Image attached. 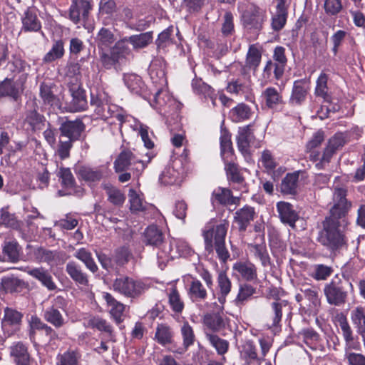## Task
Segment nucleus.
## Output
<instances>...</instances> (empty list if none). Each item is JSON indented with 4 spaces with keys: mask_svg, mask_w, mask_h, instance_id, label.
<instances>
[{
    "mask_svg": "<svg viewBox=\"0 0 365 365\" xmlns=\"http://www.w3.org/2000/svg\"><path fill=\"white\" fill-rule=\"evenodd\" d=\"M91 103L96 106L95 112L100 118L104 120L116 118L120 125L128 122L130 128L140 134L144 146L148 149L153 148L154 143L149 137L147 125H143L136 118L126 115L125 111L118 106L109 103L101 94H98L96 97L91 94Z\"/></svg>",
    "mask_w": 365,
    "mask_h": 365,
    "instance_id": "obj_1",
    "label": "nucleus"
},
{
    "mask_svg": "<svg viewBox=\"0 0 365 365\" xmlns=\"http://www.w3.org/2000/svg\"><path fill=\"white\" fill-rule=\"evenodd\" d=\"M229 223L226 221L217 225L215 228L210 223L203 230L205 250L209 252L215 249L219 259L225 262L230 257L228 250L225 247V239L227 234Z\"/></svg>",
    "mask_w": 365,
    "mask_h": 365,
    "instance_id": "obj_2",
    "label": "nucleus"
},
{
    "mask_svg": "<svg viewBox=\"0 0 365 365\" xmlns=\"http://www.w3.org/2000/svg\"><path fill=\"white\" fill-rule=\"evenodd\" d=\"M346 225V218L327 217L323 222L324 229L319 232V242L333 250L341 247L345 243V239L339 227Z\"/></svg>",
    "mask_w": 365,
    "mask_h": 365,
    "instance_id": "obj_3",
    "label": "nucleus"
},
{
    "mask_svg": "<svg viewBox=\"0 0 365 365\" xmlns=\"http://www.w3.org/2000/svg\"><path fill=\"white\" fill-rule=\"evenodd\" d=\"M194 253L189 244L183 239L171 238L163 243L160 251L157 252L158 266L163 269L170 260L180 257H188Z\"/></svg>",
    "mask_w": 365,
    "mask_h": 365,
    "instance_id": "obj_4",
    "label": "nucleus"
},
{
    "mask_svg": "<svg viewBox=\"0 0 365 365\" xmlns=\"http://www.w3.org/2000/svg\"><path fill=\"white\" fill-rule=\"evenodd\" d=\"M153 155L150 153H146L145 155H137L129 150L122 151L114 163L116 173L123 172L128 168L135 170L138 175L146 168Z\"/></svg>",
    "mask_w": 365,
    "mask_h": 365,
    "instance_id": "obj_5",
    "label": "nucleus"
},
{
    "mask_svg": "<svg viewBox=\"0 0 365 365\" xmlns=\"http://www.w3.org/2000/svg\"><path fill=\"white\" fill-rule=\"evenodd\" d=\"M348 287L353 288L351 283L338 278L332 279L329 282L326 283L323 288V293L327 303L335 307L344 305L349 295Z\"/></svg>",
    "mask_w": 365,
    "mask_h": 365,
    "instance_id": "obj_6",
    "label": "nucleus"
},
{
    "mask_svg": "<svg viewBox=\"0 0 365 365\" xmlns=\"http://www.w3.org/2000/svg\"><path fill=\"white\" fill-rule=\"evenodd\" d=\"M113 287L115 292L130 298H137L148 289V284L143 281L130 277L115 279Z\"/></svg>",
    "mask_w": 365,
    "mask_h": 365,
    "instance_id": "obj_7",
    "label": "nucleus"
},
{
    "mask_svg": "<svg viewBox=\"0 0 365 365\" xmlns=\"http://www.w3.org/2000/svg\"><path fill=\"white\" fill-rule=\"evenodd\" d=\"M131 54V50L126 40L123 38L117 41L109 53L103 52L101 60L103 66L109 69L117 63H122L127 56Z\"/></svg>",
    "mask_w": 365,
    "mask_h": 365,
    "instance_id": "obj_8",
    "label": "nucleus"
},
{
    "mask_svg": "<svg viewBox=\"0 0 365 365\" xmlns=\"http://www.w3.org/2000/svg\"><path fill=\"white\" fill-rule=\"evenodd\" d=\"M339 324L346 342V358L348 360L349 364L365 365V356L363 354L348 351V350L351 349H357V348L351 346V343L354 341L353 331L349 324L346 318L341 317L339 320Z\"/></svg>",
    "mask_w": 365,
    "mask_h": 365,
    "instance_id": "obj_9",
    "label": "nucleus"
},
{
    "mask_svg": "<svg viewBox=\"0 0 365 365\" xmlns=\"http://www.w3.org/2000/svg\"><path fill=\"white\" fill-rule=\"evenodd\" d=\"M184 173L183 163L180 158L172 160L162 171L159 181L165 185H173L181 181Z\"/></svg>",
    "mask_w": 365,
    "mask_h": 365,
    "instance_id": "obj_10",
    "label": "nucleus"
},
{
    "mask_svg": "<svg viewBox=\"0 0 365 365\" xmlns=\"http://www.w3.org/2000/svg\"><path fill=\"white\" fill-rule=\"evenodd\" d=\"M265 18V11L255 5L248 7L242 15L244 27L252 31H258L262 28Z\"/></svg>",
    "mask_w": 365,
    "mask_h": 365,
    "instance_id": "obj_11",
    "label": "nucleus"
},
{
    "mask_svg": "<svg viewBox=\"0 0 365 365\" xmlns=\"http://www.w3.org/2000/svg\"><path fill=\"white\" fill-rule=\"evenodd\" d=\"M346 143V137L341 133H337L329 138L322 154L320 161L316 163V168L319 170L324 169L329 163L334 154L341 148Z\"/></svg>",
    "mask_w": 365,
    "mask_h": 365,
    "instance_id": "obj_12",
    "label": "nucleus"
},
{
    "mask_svg": "<svg viewBox=\"0 0 365 365\" xmlns=\"http://www.w3.org/2000/svg\"><path fill=\"white\" fill-rule=\"evenodd\" d=\"M346 190L343 187H336L333 192V206L331 215L339 219L345 218L346 214L351 207V203L346 199Z\"/></svg>",
    "mask_w": 365,
    "mask_h": 365,
    "instance_id": "obj_13",
    "label": "nucleus"
},
{
    "mask_svg": "<svg viewBox=\"0 0 365 365\" xmlns=\"http://www.w3.org/2000/svg\"><path fill=\"white\" fill-rule=\"evenodd\" d=\"M22 314L15 309L6 308L4 317L1 320V329L6 336L14 334L20 328Z\"/></svg>",
    "mask_w": 365,
    "mask_h": 365,
    "instance_id": "obj_14",
    "label": "nucleus"
},
{
    "mask_svg": "<svg viewBox=\"0 0 365 365\" xmlns=\"http://www.w3.org/2000/svg\"><path fill=\"white\" fill-rule=\"evenodd\" d=\"M254 139V135L251 130L250 125H246L239 128L238 135L237 136V143L238 149L244 156L247 163L252 162L250 147V143Z\"/></svg>",
    "mask_w": 365,
    "mask_h": 365,
    "instance_id": "obj_15",
    "label": "nucleus"
},
{
    "mask_svg": "<svg viewBox=\"0 0 365 365\" xmlns=\"http://www.w3.org/2000/svg\"><path fill=\"white\" fill-rule=\"evenodd\" d=\"M149 75L155 88L167 86L165 76V62L163 58L153 59L149 67Z\"/></svg>",
    "mask_w": 365,
    "mask_h": 365,
    "instance_id": "obj_16",
    "label": "nucleus"
},
{
    "mask_svg": "<svg viewBox=\"0 0 365 365\" xmlns=\"http://www.w3.org/2000/svg\"><path fill=\"white\" fill-rule=\"evenodd\" d=\"M153 98L149 101L152 107L158 110L159 113L162 112V108L165 107H171L176 104L175 100L170 95L167 89V86H160L155 88Z\"/></svg>",
    "mask_w": 365,
    "mask_h": 365,
    "instance_id": "obj_17",
    "label": "nucleus"
},
{
    "mask_svg": "<svg viewBox=\"0 0 365 365\" xmlns=\"http://www.w3.org/2000/svg\"><path fill=\"white\" fill-rule=\"evenodd\" d=\"M232 274L239 279L252 282L257 279V268L249 261H237L232 266Z\"/></svg>",
    "mask_w": 365,
    "mask_h": 365,
    "instance_id": "obj_18",
    "label": "nucleus"
},
{
    "mask_svg": "<svg viewBox=\"0 0 365 365\" xmlns=\"http://www.w3.org/2000/svg\"><path fill=\"white\" fill-rule=\"evenodd\" d=\"M123 81L130 92L142 96L144 99H149L150 97L151 91L147 88L140 76L135 73H126L123 76Z\"/></svg>",
    "mask_w": 365,
    "mask_h": 365,
    "instance_id": "obj_19",
    "label": "nucleus"
},
{
    "mask_svg": "<svg viewBox=\"0 0 365 365\" xmlns=\"http://www.w3.org/2000/svg\"><path fill=\"white\" fill-rule=\"evenodd\" d=\"M91 9L89 1L86 0H72L69 10V18L74 23L78 24L85 21Z\"/></svg>",
    "mask_w": 365,
    "mask_h": 365,
    "instance_id": "obj_20",
    "label": "nucleus"
},
{
    "mask_svg": "<svg viewBox=\"0 0 365 365\" xmlns=\"http://www.w3.org/2000/svg\"><path fill=\"white\" fill-rule=\"evenodd\" d=\"M309 90V85L305 81H295L289 100V104L293 106H301L305 101Z\"/></svg>",
    "mask_w": 365,
    "mask_h": 365,
    "instance_id": "obj_21",
    "label": "nucleus"
},
{
    "mask_svg": "<svg viewBox=\"0 0 365 365\" xmlns=\"http://www.w3.org/2000/svg\"><path fill=\"white\" fill-rule=\"evenodd\" d=\"M261 97L266 106L270 109L277 110L284 103L282 93L272 86L266 88L262 91Z\"/></svg>",
    "mask_w": 365,
    "mask_h": 365,
    "instance_id": "obj_22",
    "label": "nucleus"
},
{
    "mask_svg": "<svg viewBox=\"0 0 365 365\" xmlns=\"http://www.w3.org/2000/svg\"><path fill=\"white\" fill-rule=\"evenodd\" d=\"M203 322L214 331L230 329V319L223 314H207L204 317Z\"/></svg>",
    "mask_w": 365,
    "mask_h": 365,
    "instance_id": "obj_23",
    "label": "nucleus"
},
{
    "mask_svg": "<svg viewBox=\"0 0 365 365\" xmlns=\"http://www.w3.org/2000/svg\"><path fill=\"white\" fill-rule=\"evenodd\" d=\"M277 209L281 221L292 227H294L295 222L299 219V215L293 206L289 202L281 201L277 202Z\"/></svg>",
    "mask_w": 365,
    "mask_h": 365,
    "instance_id": "obj_24",
    "label": "nucleus"
},
{
    "mask_svg": "<svg viewBox=\"0 0 365 365\" xmlns=\"http://www.w3.org/2000/svg\"><path fill=\"white\" fill-rule=\"evenodd\" d=\"M83 129L84 125L81 120L66 121L60 127L61 136L73 141L80 137Z\"/></svg>",
    "mask_w": 365,
    "mask_h": 365,
    "instance_id": "obj_25",
    "label": "nucleus"
},
{
    "mask_svg": "<svg viewBox=\"0 0 365 365\" xmlns=\"http://www.w3.org/2000/svg\"><path fill=\"white\" fill-rule=\"evenodd\" d=\"M72 100L71 109L73 112L84 110L87 108V100L85 91L78 85H73L70 88Z\"/></svg>",
    "mask_w": 365,
    "mask_h": 365,
    "instance_id": "obj_26",
    "label": "nucleus"
},
{
    "mask_svg": "<svg viewBox=\"0 0 365 365\" xmlns=\"http://www.w3.org/2000/svg\"><path fill=\"white\" fill-rule=\"evenodd\" d=\"M189 298L194 302L204 301L207 297L205 287L197 279L192 278L187 288Z\"/></svg>",
    "mask_w": 365,
    "mask_h": 365,
    "instance_id": "obj_27",
    "label": "nucleus"
},
{
    "mask_svg": "<svg viewBox=\"0 0 365 365\" xmlns=\"http://www.w3.org/2000/svg\"><path fill=\"white\" fill-rule=\"evenodd\" d=\"M11 355L17 365H31L32 360L27 346L22 342L14 343L11 346Z\"/></svg>",
    "mask_w": 365,
    "mask_h": 365,
    "instance_id": "obj_28",
    "label": "nucleus"
},
{
    "mask_svg": "<svg viewBox=\"0 0 365 365\" xmlns=\"http://www.w3.org/2000/svg\"><path fill=\"white\" fill-rule=\"evenodd\" d=\"M36 258L43 262H46L51 267L56 266L63 263L62 253L57 251H51L42 247L35 251Z\"/></svg>",
    "mask_w": 365,
    "mask_h": 365,
    "instance_id": "obj_29",
    "label": "nucleus"
},
{
    "mask_svg": "<svg viewBox=\"0 0 365 365\" xmlns=\"http://www.w3.org/2000/svg\"><path fill=\"white\" fill-rule=\"evenodd\" d=\"M350 317L356 332L361 336L365 345V308L358 306L351 311Z\"/></svg>",
    "mask_w": 365,
    "mask_h": 365,
    "instance_id": "obj_30",
    "label": "nucleus"
},
{
    "mask_svg": "<svg viewBox=\"0 0 365 365\" xmlns=\"http://www.w3.org/2000/svg\"><path fill=\"white\" fill-rule=\"evenodd\" d=\"M27 273L36 279L43 286L46 287L48 290H55L56 285L53 280V277L49 272L43 267L29 269Z\"/></svg>",
    "mask_w": 365,
    "mask_h": 365,
    "instance_id": "obj_31",
    "label": "nucleus"
},
{
    "mask_svg": "<svg viewBox=\"0 0 365 365\" xmlns=\"http://www.w3.org/2000/svg\"><path fill=\"white\" fill-rule=\"evenodd\" d=\"M225 163V169L227 173V178L233 182L237 185V187L233 186L234 189L241 190L242 192H247V188L244 183V179L238 172L237 167L234 163V159H230L227 162Z\"/></svg>",
    "mask_w": 365,
    "mask_h": 365,
    "instance_id": "obj_32",
    "label": "nucleus"
},
{
    "mask_svg": "<svg viewBox=\"0 0 365 365\" xmlns=\"http://www.w3.org/2000/svg\"><path fill=\"white\" fill-rule=\"evenodd\" d=\"M103 298L110 307V313L117 324L123 321V315L125 309V305L117 301L108 292L103 293Z\"/></svg>",
    "mask_w": 365,
    "mask_h": 365,
    "instance_id": "obj_33",
    "label": "nucleus"
},
{
    "mask_svg": "<svg viewBox=\"0 0 365 365\" xmlns=\"http://www.w3.org/2000/svg\"><path fill=\"white\" fill-rule=\"evenodd\" d=\"M217 300L222 306L226 302V297L229 294L232 288V282L225 272L221 271L217 276Z\"/></svg>",
    "mask_w": 365,
    "mask_h": 365,
    "instance_id": "obj_34",
    "label": "nucleus"
},
{
    "mask_svg": "<svg viewBox=\"0 0 365 365\" xmlns=\"http://www.w3.org/2000/svg\"><path fill=\"white\" fill-rule=\"evenodd\" d=\"M255 215V209L250 206H245L235 212V221L240 230H246L250 222L253 220Z\"/></svg>",
    "mask_w": 365,
    "mask_h": 365,
    "instance_id": "obj_35",
    "label": "nucleus"
},
{
    "mask_svg": "<svg viewBox=\"0 0 365 365\" xmlns=\"http://www.w3.org/2000/svg\"><path fill=\"white\" fill-rule=\"evenodd\" d=\"M144 235L145 244L155 247L158 249V252L160 251L162 244L167 242L163 240L162 232L155 225L148 227Z\"/></svg>",
    "mask_w": 365,
    "mask_h": 365,
    "instance_id": "obj_36",
    "label": "nucleus"
},
{
    "mask_svg": "<svg viewBox=\"0 0 365 365\" xmlns=\"http://www.w3.org/2000/svg\"><path fill=\"white\" fill-rule=\"evenodd\" d=\"M212 202L222 205H237L240 202L238 197H233L229 189L217 187L212 192Z\"/></svg>",
    "mask_w": 365,
    "mask_h": 365,
    "instance_id": "obj_37",
    "label": "nucleus"
},
{
    "mask_svg": "<svg viewBox=\"0 0 365 365\" xmlns=\"http://www.w3.org/2000/svg\"><path fill=\"white\" fill-rule=\"evenodd\" d=\"M107 168L101 167L98 168H91L88 167H82L78 170L80 177L86 181L95 182L99 181L107 175Z\"/></svg>",
    "mask_w": 365,
    "mask_h": 365,
    "instance_id": "obj_38",
    "label": "nucleus"
},
{
    "mask_svg": "<svg viewBox=\"0 0 365 365\" xmlns=\"http://www.w3.org/2000/svg\"><path fill=\"white\" fill-rule=\"evenodd\" d=\"M66 271L76 284L83 286L88 284L87 274L82 271L81 267L75 262H69L66 264Z\"/></svg>",
    "mask_w": 365,
    "mask_h": 365,
    "instance_id": "obj_39",
    "label": "nucleus"
},
{
    "mask_svg": "<svg viewBox=\"0 0 365 365\" xmlns=\"http://www.w3.org/2000/svg\"><path fill=\"white\" fill-rule=\"evenodd\" d=\"M253 112L251 108L241 103L232 108L229 112L230 119L235 123L242 122L251 118Z\"/></svg>",
    "mask_w": 365,
    "mask_h": 365,
    "instance_id": "obj_40",
    "label": "nucleus"
},
{
    "mask_svg": "<svg viewBox=\"0 0 365 365\" xmlns=\"http://www.w3.org/2000/svg\"><path fill=\"white\" fill-rule=\"evenodd\" d=\"M262 59V48L258 44L250 45L246 56L245 65L250 69L256 71Z\"/></svg>",
    "mask_w": 365,
    "mask_h": 365,
    "instance_id": "obj_41",
    "label": "nucleus"
},
{
    "mask_svg": "<svg viewBox=\"0 0 365 365\" xmlns=\"http://www.w3.org/2000/svg\"><path fill=\"white\" fill-rule=\"evenodd\" d=\"M273 58L277 66L274 71V75L276 79L279 80L283 76L284 68L287 64V58L285 56V48L282 46H277L274 48Z\"/></svg>",
    "mask_w": 365,
    "mask_h": 365,
    "instance_id": "obj_42",
    "label": "nucleus"
},
{
    "mask_svg": "<svg viewBox=\"0 0 365 365\" xmlns=\"http://www.w3.org/2000/svg\"><path fill=\"white\" fill-rule=\"evenodd\" d=\"M324 140V134L323 131L319 130L316 132L312 138L307 143V149L310 152L309 158L314 162L320 161L322 155L319 152L314 150L319 147Z\"/></svg>",
    "mask_w": 365,
    "mask_h": 365,
    "instance_id": "obj_43",
    "label": "nucleus"
},
{
    "mask_svg": "<svg viewBox=\"0 0 365 365\" xmlns=\"http://www.w3.org/2000/svg\"><path fill=\"white\" fill-rule=\"evenodd\" d=\"M123 39L126 40V43H130L133 49L139 50L145 48L152 42L153 35L150 32H145L125 37Z\"/></svg>",
    "mask_w": 365,
    "mask_h": 365,
    "instance_id": "obj_44",
    "label": "nucleus"
},
{
    "mask_svg": "<svg viewBox=\"0 0 365 365\" xmlns=\"http://www.w3.org/2000/svg\"><path fill=\"white\" fill-rule=\"evenodd\" d=\"M298 173L295 172L287 174L280 185L281 192L287 195L295 194L298 186Z\"/></svg>",
    "mask_w": 365,
    "mask_h": 365,
    "instance_id": "obj_45",
    "label": "nucleus"
},
{
    "mask_svg": "<svg viewBox=\"0 0 365 365\" xmlns=\"http://www.w3.org/2000/svg\"><path fill=\"white\" fill-rule=\"evenodd\" d=\"M221 156L224 162L234 159L233 148L231 142V135L227 131H223L220 136Z\"/></svg>",
    "mask_w": 365,
    "mask_h": 365,
    "instance_id": "obj_46",
    "label": "nucleus"
},
{
    "mask_svg": "<svg viewBox=\"0 0 365 365\" xmlns=\"http://www.w3.org/2000/svg\"><path fill=\"white\" fill-rule=\"evenodd\" d=\"M43 318L56 328H60L65 324V319L59 310L53 306L46 308L43 312Z\"/></svg>",
    "mask_w": 365,
    "mask_h": 365,
    "instance_id": "obj_47",
    "label": "nucleus"
},
{
    "mask_svg": "<svg viewBox=\"0 0 365 365\" xmlns=\"http://www.w3.org/2000/svg\"><path fill=\"white\" fill-rule=\"evenodd\" d=\"M332 267L323 264H316L310 269V276L317 281L327 280L333 273Z\"/></svg>",
    "mask_w": 365,
    "mask_h": 365,
    "instance_id": "obj_48",
    "label": "nucleus"
},
{
    "mask_svg": "<svg viewBox=\"0 0 365 365\" xmlns=\"http://www.w3.org/2000/svg\"><path fill=\"white\" fill-rule=\"evenodd\" d=\"M327 81L328 75L324 72H322L317 80L314 91L316 96L321 97L326 102H329L330 100V96L328 93Z\"/></svg>",
    "mask_w": 365,
    "mask_h": 365,
    "instance_id": "obj_49",
    "label": "nucleus"
},
{
    "mask_svg": "<svg viewBox=\"0 0 365 365\" xmlns=\"http://www.w3.org/2000/svg\"><path fill=\"white\" fill-rule=\"evenodd\" d=\"M73 255L76 258L84 263L87 269L93 273H95L98 270V266L92 257L91 253L86 248L77 250Z\"/></svg>",
    "mask_w": 365,
    "mask_h": 365,
    "instance_id": "obj_50",
    "label": "nucleus"
},
{
    "mask_svg": "<svg viewBox=\"0 0 365 365\" xmlns=\"http://www.w3.org/2000/svg\"><path fill=\"white\" fill-rule=\"evenodd\" d=\"M115 38L113 32L106 28H102L96 37V43L99 48L101 50L106 49L114 43Z\"/></svg>",
    "mask_w": 365,
    "mask_h": 365,
    "instance_id": "obj_51",
    "label": "nucleus"
},
{
    "mask_svg": "<svg viewBox=\"0 0 365 365\" xmlns=\"http://www.w3.org/2000/svg\"><path fill=\"white\" fill-rule=\"evenodd\" d=\"M130 209L133 212L143 211L146 207V202H145L143 194L140 192H137L133 189H130L129 193Z\"/></svg>",
    "mask_w": 365,
    "mask_h": 365,
    "instance_id": "obj_52",
    "label": "nucleus"
},
{
    "mask_svg": "<svg viewBox=\"0 0 365 365\" xmlns=\"http://www.w3.org/2000/svg\"><path fill=\"white\" fill-rule=\"evenodd\" d=\"M40 95L44 103L53 107H60L58 98L53 94L52 87L46 83H41L40 86Z\"/></svg>",
    "mask_w": 365,
    "mask_h": 365,
    "instance_id": "obj_53",
    "label": "nucleus"
},
{
    "mask_svg": "<svg viewBox=\"0 0 365 365\" xmlns=\"http://www.w3.org/2000/svg\"><path fill=\"white\" fill-rule=\"evenodd\" d=\"M44 120V117L38 113L36 110L29 111L25 118V125L28 124L29 126L26 128V129H30L32 131L40 130L43 125Z\"/></svg>",
    "mask_w": 365,
    "mask_h": 365,
    "instance_id": "obj_54",
    "label": "nucleus"
},
{
    "mask_svg": "<svg viewBox=\"0 0 365 365\" xmlns=\"http://www.w3.org/2000/svg\"><path fill=\"white\" fill-rule=\"evenodd\" d=\"M206 338L210 344L215 349L217 354L224 355L228 350L229 343L227 340L220 338L217 335L206 333Z\"/></svg>",
    "mask_w": 365,
    "mask_h": 365,
    "instance_id": "obj_55",
    "label": "nucleus"
},
{
    "mask_svg": "<svg viewBox=\"0 0 365 365\" xmlns=\"http://www.w3.org/2000/svg\"><path fill=\"white\" fill-rule=\"evenodd\" d=\"M64 55L63 43L61 41L55 42L51 48L44 56L43 61L45 63H51L60 59Z\"/></svg>",
    "mask_w": 365,
    "mask_h": 365,
    "instance_id": "obj_56",
    "label": "nucleus"
},
{
    "mask_svg": "<svg viewBox=\"0 0 365 365\" xmlns=\"http://www.w3.org/2000/svg\"><path fill=\"white\" fill-rule=\"evenodd\" d=\"M251 252L257 259H259L263 267L269 265L270 257L265 244L262 243L252 245Z\"/></svg>",
    "mask_w": 365,
    "mask_h": 365,
    "instance_id": "obj_57",
    "label": "nucleus"
},
{
    "mask_svg": "<svg viewBox=\"0 0 365 365\" xmlns=\"http://www.w3.org/2000/svg\"><path fill=\"white\" fill-rule=\"evenodd\" d=\"M173 331L170 328L165 324L158 325L155 332V339L161 345L171 343Z\"/></svg>",
    "mask_w": 365,
    "mask_h": 365,
    "instance_id": "obj_58",
    "label": "nucleus"
},
{
    "mask_svg": "<svg viewBox=\"0 0 365 365\" xmlns=\"http://www.w3.org/2000/svg\"><path fill=\"white\" fill-rule=\"evenodd\" d=\"M255 293V289L247 284L240 286L238 294L235 299L237 305H242Z\"/></svg>",
    "mask_w": 365,
    "mask_h": 365,
    "instance_id": "obj_59",
    "label": "nucleus"
},
{
    "mask_svg": "<svg viewBox=\"0 0 365 365\" xmlns=\"http://www.w3.org/2000/svg\"><path fill=\"white\" fill-rule=\"evenodd\" d=\"M173 32L174 27L170 26L158 35L156 40V44L158 48L165 49L173 43V38H172Z\"/></svg>",
    "mask_w": 365,
    "mask_h": 365,
    "instance_id": "obj_60",
    "label": "nucleus"
},
{
    "mask_svg": "<svg viewBox=\"0 0 365 365\" xmlns=\"http://www.w3.org/2000/svg\"><path fill=\"white\" fill-rule=\"evenodd\" d=\"M21 91L19 83H11L7 80L1 82V96L6 95L17 100Z\"/></svg>",
    "mask_w": 365,
    "mask_h": 365,
    "instance_id": "obj_61",
    "label": "nucleus"
},
{
    "mask_svg": "<svg viewBox=\"0 0 365 365\" xmlns=\"http://www.w3.org/2000/svg\"><path fill=\"white\" fill-rule=\"evenodd\" d=\"M169 304L172 310L180 313L183 310L184 303L175 288H172L168 294Z\"/></svg>",
    "mask_w": 365,
    "mask_h": 365,
    "instance_id": "obj_62",
    "label": "nucleus"
},
{
    "mask_svg": "<svg viewBox=\"0 0 365 365\" xmlns=\"http://www.w3.org/2000/svg\"><path fill=\"white\" fill-rule=\"evenodd\" d=\"M79 356L74 351H68L56 358V365H78Z\"/></svg>",
    "mask_w": 365,
    "mask_h": 365,
    "instance_id": "obj_63",
    "label": "nucleus"
},
{
    "mask_svg": "<svg viewBox=\"0 0 365 365\" xmlns=\"http://www.w3.org/2000/svg\"><path fill=\"white\" fill-rule=\"evenodd\" d=\"M21 284V281L14 277H4L1 279V288L6 292H19Z\"/></svg>",
    "mask_w": 365,
    "mask_h": 365,
    "instance_id": "obj_64",
    "label": "nucleus"
}]
</instances>
